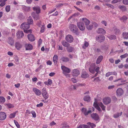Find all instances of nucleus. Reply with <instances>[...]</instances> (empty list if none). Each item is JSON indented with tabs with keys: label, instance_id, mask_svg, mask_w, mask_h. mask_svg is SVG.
I'll list each match as a JSON object with an SVG mask.
<instances>
[{
	"label": "nucleus",
	"instance_id": "f257e3e1",
	"mask_svg": "<svg viewBox=\"0 0 128 128\" xmlns=\"http://www.w3.org/2000/svg\"><path fill=\"white\" fill-rule=\"evenodd\" d=\"M93 106L99 112H101L102 111L101 109L99 107V106L103 110H105V107L102 102H100L97 103L96 102H95L94 103Z\"/></svg>",
	"mask_w": 128,
	"mask_h": 128
},
{
	"label": "nucleus",
	"instance_id": "f03ea898",
	"mask_svg": "<svg viewBox=\"0 0 128 128\" xmlns=\"http://www.w3.org/2000/svg\"><path fill=\"white\" fill-rule=\"evenodd\" d=\"M69 28L70 30L73 33L76 35L79 34L78 29L76 25L73 24H70L69 26Z\"/></svg>",
	"mask_w": 128,
	"mask_h": 128
},
{
	"label": "nucleus",
	"instance_id": "7ed1b4c3",
	"mask_svg": "<svg viewBox=\"0 0 128 128\" xmlns=\"http://www.w3.org/2000/svg\"><path fill=\"white\" fill-rule=\"evenodd\" d=\"M94 108L93 107L88 108V111H87L86 108H82L81 110V111L85 116L88 115L90 113L94 110Z\"/></svg>",
	"mask_w": 128,
	"mask_h": 128
},
{
	"label": "nucleus",
	"instance_id": "20e7f679",
	"mask_svg": "<svg viewBox=\"0 0 128 128\" xmlns=\"http://www.w3.org/2000/svg\"><path fill=\"white\" fill-rule=\"evenodd\" d=\"M42 94L44 98L46 100L49 97V94L48 93L46 88H43L42 90Z\"/></svg>",
	"mask_w": 128,
	"mask_h": 128
},
{
	"label": "nucleus",
	"instance_id": "39448f33",
	"mask_svg": "<svg viewBox=\"0 0 128 128\" xmlns=\"http://www.w3.org/2000/svg\"><path fill=\"white\" fill-rule=\"evenodd\" d=\"M80 21L84 24L86 26V25H89L90 23V20L85 18H80Z\"/></svg>",
	"mask_w": 128,
	"mask_h": 128
},
{
	"label": "nucleus",
	"instance_id": "423d86ee",
	"mask_svg": "<svg viewBox=\"0 0 128 128\" xmlns=\"http://www.w3.org/2000/svg\"><path fill=\"white\" fill-rule=\"evenodd\" d=\"M77 25L78 28L81 30L83 31L85 30V27L84 24L80 21L77 23Z\"/></svg>",
	"mask_w": 128,
	"mask_h": 128
},
{
	"label": "nucleus",
	"instance_id": "0eeeda50",
	"mask_svg": "<svg viewBox=\"0 0 128 128\" xmlns=\"http://www.w3.org/2000/svg\"><path fill=\"white\" fill-rule=\"evenodd\" d=\"M96 38L97 41L101 42L104 40L105 37L103 35H99L96 36Z\"/></svg>",
	"mask_w": 128,
	"mask_h": 128
},
{
	"label": "nucleus",
	"instance_id": "6e6552de",
	"mask_svg": "<svg viewBox=\"0 0 128 128\" xmlns=\"http://www.w3.org/2000/svg\"><path fill=\"white\" fill-rule=\"evenodd\" d=\"M61 68L63 71V73H69L71 71V70L70 68L64 66H61Z\"/></svg>",
	"mask_w": 128,
	"mask_h": 128
},
{
	"label": "nucleus",
	"instance_id": "1a4fd4ad",
	"mask_svg": "<svg viewBox=\"0 0 128 128\" xmlns=\"http://www.w3.org/2000/svg\"><path fill=\"white\" fill-rule=\"evenodd\" d=\"M20 28L23 29L24 30L28 29L30 28L29 24H27L26 23H22L20 26Z\"/></svg>",
	"mask_w": 128,
	"mask_h": 128
},
{
	"label": "nucleus",
	"instance_id": "9d476101",
	"mask_svg": "<svg viewBox=\"0 0 128 128\" xmlns=\"http://www.w3.org/2000/svg\"><path fill=\"white\" fill-rule=\"evenodd\" d=\"M66 40L68 42L71 43L73 42L74 39L72 35L68 34L66 36Z\"/></svg>",
	"mask_w": 128,
	"mask_h": 128
},
{
	"label": "nucleus",
	"instance_id": "9b49d317",
	"mask_svg": "<svg viewBox=\"0 0 128 128\" xmlns=\"http://www.w3.org/2000/svg\"><path fill=\"white\" fill-rule=\"evenodd\" d=\"M32 90L36 95L39 96L41 95L42 92L38 89L36 88H33Z\"/></svg>",
	"mask_w": 128,
	"mask_h": 128
},
{
	"label": "nucleus",
	"instance_id": "f8f14e48",
	"mask_svg": "<svg viewBox=\"0 0 128 128\" xmlns=\"http://www.w3.org/2000/svg\"><path fill=\"white\" fill-rule=\"evenodd\" d=\"M111 101V99L109 97H106L104 98L103 102L105 104L107 105L110 103Z\"/></svg>",
	"mask_w": 128,
	"mask_h": 128
},
{
	"label": "nucleus",
	"instance_id": "ddd939ff",
	"mask_svg": "<svg viewBox=\"0 0 128 128\" xmlns=\"http://www.w3.org/2000/svg\"><path fill=\"white\" fill-rule=\"evenodd\" d=\"M34 10L36 12V14H38L41 12V10L40 6H34L33 8Z\"/></svg>",
	"mask_w": 128,
	"mask_h": 128
},
{
	"label": "nucleus",
	"instance_id": "4468645a",
	"mask_svg": "<svg viewBox=\"0 0 128 128\" xmlns=\"http://www.w3.org/2000/svg\"><path fill=\"white\" fill-rule=\"evenodd\" d=\"M72 74L75 76H78L80 74V72L78 70L76 69H74L72 71Z\"/></svg>",
	"mask_w": 128,
	"mask_h": 128
},
{
	"label": "nucleus",
	"instance_id": "2eb2a0df",
	"mask_svg": "<svg viewBox=\"0 0 128 128\" xmlns=\"http://www.w3.org/2000/svg\"><path fill=\"white\" fill-rule=\"evenodd\" d=\"M6 117V115L4 112H0V120H5Z\"/></svg>",
	"mask_w": 128,
	"mask_h": 128
},
{
	"label": "nucleus",
	"instance_id": "dca6fc26",
	"mask_svg": "<svg viewBox=\"0 0 128 128\" xmlns=\"http://www.w3.org/2000/svg\"><path fill=\"white\" fill-rule=\"evenodd\" d=\"M96 32L100 34H104L106 33V31L102 28H98L96 30Z\"/></svg>",
	"mask_w": 128,
	"mask_h": 128
},
{
	"label": "nucleus",
	"instance_id": "f3484780",
	"mask_svg": "<svg viewBox=\"0 0 128 128\" xmlns=\"http://www.w3.org/2000/svg\"><path fill=\"white\" fill-rule=\"evenodd\" d=\"M118 96H120L122 95L124 93V91L121 88H119L116 91Z\"/></svg>",
	"mask_w": 128,
	"mask_h": 128
},
{
	"label": "nucleus",
	"instance_id": "a211bd4d",
	"mask_svg": "<svg viewBox=\"0 0 128 128\" xmlns=\"http://www.w3.org/2000/svg\"><path fill=\"white\" fill-rule=\"evenodd\" d=\"M91 116L92 118L96 120H98L99 117L98 114L96 113H93L91 114Z\"/></svg>",
	"mask_w": 128,
	"mask_h": 128
},
{
	"label": "nucleus",
	"instance_id": "6ab92c4d",
	"mask_svg": "<svg viewBox=\"0 0 128 128\" xmlns=\"http://www.w3.org/2000/svg\"><path fill=\"white\" fill-rule=\"evenodd\" d=\"M17 37L18 38H22L24 36V34L22 31H18L16 33Z\"/></svg>",
	"mask_w": 128,
	"mask_h": 128
},
{
	"label": "nucleus",
	"instance_id": "aec40b11",
	"mask_svg": "<svg viewBox=\"0 0 128 128\" xmlns=\"http://www.w3.org/2000/svg\"><path fill=\"white\" fill-rule=\"evenodd\" d=\"M25 47L26 50H32L33 48L32 45L30 44H25Z\"/></svg>",
	"mask_w": 128,
	"mask_h": 128
},
{
	"label": "nucleus",
	"instance_id": "412c9836",
	"mask_svg": "<svg viewBox=\"0 0 128 128\" xmlns=\"http://www.w3.org/2000/svg\"><path fill=\"white\" fill-rule=\"evenodd\" d=\"M22 10L25 12H29L30 10V7L22 6Z\"/></svg>",
	"mask_w": 128,
	"mask_h": 128
},
{
	"label": "nucleus",
	"instance_id": "4be33fe9",
	"mask_svg": "<svg viewBox=\"0 0 128 128\" xmlns=\"http://www.w3.org/2000/svg\"><path fill=\"white\" fill-rule=\"evenodd\" d=\"M28 40L30 42H33L35 40L34 36L32 34H29L28 35Z\"/></svg>",
	"mask_w": 128,
	"mask_h": 128
},
{
	"label": "nucleus",
	"instance_id": "5701e85b",
	"mask_svg": "<svg viewBox=\"0 0 128 128\" xmlns=\"http://www.w3.org/2000/svg\"><path fill=\"white\" fill-rule=\"evenodd\" d=\"M27 22L28 24H33V20L31 16H29L27 19Z\"/></svg>",
	"mask_w": 128,
	"mask_h": 128
},
{
	"label": "nucleus",
	"instance_id": "b1692460",
	"mask_svg": "<svg viewBox=\"0 0 128 128\" xmlns=\"http://www.w3.org/2000/svg\"><path fill=\"white\" fill-rule=\"evenodd\" d=\"M38 14H34V12H33L32 14V16L34 19L36 20H37L39 19L40 17L38 15Z\"/></svg>",
	"mask_w": 128,
	"mask_h": 128
},
{
	"label": "nucleus",
	"instance_id": "393cba45",
	"mask_svg": "<svg viewBox=\"0 0 128 128\" xmlns=\"http://www.w3.org/2000/svg\"><path fill=\"white\" fill-rule=\"evenodd\" d=\"M58 60V56L57 55H55L53 57V61L55 64H57Z\"/></svg>",
	"mask_w": 128,
	"mask_h": 128
},
{
	"label": "nucleus",
	"instance_id": "a878e982",
	"mask_svg": "<svg viewBox=\"0 0 128 128\" xmlns=\"http://www.w3.org/2000/svg\"><path fill=\"white\" fill-rule=\"evenodd\" d=\"M103 58V57L102 56H99L97 60L96 63L97 64H99L102 60Z\"/></svg>",
	"mask_w": 128,
	"mask_h": 128
},
{
	"label": "nucleus",
	"instance_id": "bb28decb",
	"mask_svg": "<svg viewBox=\"0 0 128 128\" xmlns=\"http://www.w3.org/2000/svg\"><path fill=\"white\" fill-rule=\"evenodd\" d=\"M15 46L17 50H19L22 48V46L20 43L17 42L16 43Z\"/></svg>",
	"mask_w": 128,
	"mask_h": 128
},
{
	"label": "nucleus",
	"instance_id": "cd10ccee",
	"mask_svg": "<svg viewBox=\"0 0 128 128\" xmlns=\"http://www.w3.org/2000/svg\"><path fill=\"white\" fill-rule=\"evenodd\" d=\"M62 44L64 46L66 47H68L70 46V44L65 41H63L62 42Z\"/></svg>",
	"mask_w": 128,
	"mask_h": 128
},
{
	"label": "nucleus",
	"instance_id": "c85d7f7f",
	"mask_svg": "<svg viewBox=\"0 0 128 128\" xmlns=\"http://www.w3.org/2000/svg\"><path fill=\"white\" fill-rule=\"evenodd\" d=\"M84 101L87 102H89L90 100V97L88 96H85L84 98Z\"/></svg>",
	"mask_w": 128,
	"mask_h": 128
},
{
	"label": "nucleus",
	"instance_id": "c756f323",
	"mask_svg": "<svg viewBox=\"0 0 128 128\" xmlns=\"http://www.w3.org/2000/svg\"><path fill=\"white\" fill-rule=\"evenodd\" d=\"M5 98L3 96H0V104L4 103L5 101Z\"/></svg>",
	"mask_w": 128,
	"mask_h": 128
},
{
	"label": "nucleus",
	"instance_id": "7c9ffc66",
	"mask_svg": "<svg viewBox=\"0 0 128 128\" xmlns=\"http://www.w3.org/2000/svg\"><path fill=\"white\" fill-rule=\"evenodd\" d=\"M119 8L122 11H125L126 10V7L124 6H118Z\"/></svg>",
	"mask_w": 128,
	"mask_h": 128
},
{
	"label": "nucleus",
	"instance_id": "2f4dec72",
	"mask_svg": "<svg viewBox=\"0 0 128 128\" xmlns=\"http://www.w3.org/2000/svg\"><path fill=\"white\" fill-rule=\"evenodd\" d=\"M122 112H121L120 114L118 113H117L114 115V117L115 118H118L119 116H121L122 115Z\"/></svg>",
	"mask_w": 128,
	"mask_h": 128
},
{
	"label": "nucleus",
	"instance_id": "473e14b6",
	"mask_svg": "<svg viewBox=\"0 0 128 128\" xmlns=\"http://www.w3.org/2000/svg\"><path fill=\"white\" fill-rule=\"evenodd\" d=\"M128 19L127 17L125 16H123L121 18H120V20L122 21L123 22H125Z\"/></svg>",
	"mask_w": 128,
	"mask_h": 128
},
{
	"label": "nucleus",
	"instance_id": "72a5a7b5",
	"mask_svg": "<svg viewBox=\"0 0 128 128\" xmlns=\"http://www.w3.org/2000/svg\"><path fill=\"white\" fill-rule=\"evenodd\" d=\"M8 42L11 45H12L14 43V41L11 38H8Z\"/></svg>",
	"mask_w": 128,
	"mask_h": 128
},
{
	"label": "nucleus",
	"instance_id": "f704fd0d",
	"mask_svg": "<svg viewBox=\"0 0 128 128\" xmlns=\"http://www.w3.org/2000/svg\"><path fill=\"white\" fill-rule=\"evenodd\" d=\"M86 27L88 30H91L93 28V25L92 24H89V25H86Z\"/></svg>",
	"mask_w": 128,
	"mask_h": 128
},
{
	"label": "nucleus",
	"instance_id": "c9c22d12",
	"mask_svg": "<svg viewBox=\"0 0 128 128\" xmlns=\"http://www.w3.org/2000/svg\"><path fill=\"white\" fill-rule=\"evenodd\" d=\"M123 37L124 38L127 39L128 38V33L124 32L123 33Z\"/></svg>",
	"mask_w": 128,
	"mask_h": 128
},
{
	"label": "nucleus",
	"instance_id": "e433bc0d",
	"mask_svg": "<svg viewBox=\"0 0 128 128\" xmlns=\"http://www.w3.org/2000/svg\"><path fill=\"white\" fill-rule=\"evenodd\" d=\"M16 114V112H14L10 114L9 115V118H14Z\"/></svg>",
	"mask_w": 128,
	"mask_h": 128
},
{
	"label": "nucleus",
	"instance_id": "4c0bfd02",
	"mask_svg": "<svg viewBox=\"0 0 128 128\" xmlns=\"http://www.w3.org/2000/svg\"><path fill=\"white\" fill-rule=\"evenodd\" d=\"M42 26L41 28L40 32L41 33H43L44 32L45 30V28L44 25V24L42 25Z\"/></svg>",
	"mask_w": 128,
	"mask_h": 128
},
{
	"label": "nucleus",
	"instance_id": "58836bf2",
	"mask_svg": "<svg viewBox=\"0 0 128 128\" xmlns=\"http://www.w3.org/2000/svg\"><path fill=\"white\" fill-rule=\"evenodd\" d=\"M81 76L83 78H86L88 76V75L86 72H84L82 73Z\"/></svg>",
	"mask_w": 128,
	"mask_h": 128
},
{
	"label": "nucleus",
	"instance_id": "ea45409f",
	"mask_svg": "<svg viewBox=\"0 0 128 128\" xmlns=\"http://www.w3.org/2000/svg\"><path fill=\"white\" fill-rule=\"evenodd\" d=\"M76 86L74 85H71L69 88L70 90L71 91L76 90Z\"/></svg>",
	"mask_w": 128,
	"mask_h": 128
},
{
	"label": "nucleus",
	"instance_id": "a19ab883",
	"mask_svg": "<svg viewBox=\"0 0 128 128\" xmlns=\"http://www.w3.org/2000/svg\"><path fill=\"white\" fill-rule=\"evenodd\" d=\"M61 60L63 62H66L69 60L68 58L66 57H63L61 59Z\"/></svg>",
	"mask_w": 128,
	"mask_h": 128
},
{
	"label": "nucleus",
	"instance_id": "79ce46f5",
	"mask_svg": "<svg viewBox=\"0 0 128 128\" xmlns=\"http://www.w3.org/2000/svg\"><path fill=\"white\" fill-rule=\"evenodd\" d=\"M89 45L88 43L86 42H85L84 44L82 46V48L84 49H85Z\"/></svg>",
	"mask_w": 128,
	"mask_h": 128
},
{
	"label": "nucleus",
	"instance_id": "37998d69",
	"mask_svg": "<svg viewBox=\"0 0 128 128\" xmlns=\"http://www.w3.org/2000/svg\"><path fill=\"white\" fill-rule=\"evenodd\" d=\"M87 124L90 125L92 128H94L96 126V125L95 124L92 123H91L90 122H88L87 123Z\"/></svg>",
	"mask_w": 128,
	"mask_h": 128
},
{
	"label": "nucleus",
	"instance_id": "c03bdc74",
	"mask_svg": "<svg viewBox=\"0 0 128 128\" xmlns=\"http://www.w3.org/2000/svg\"><path fill=\"white\" fill-rule=\"evenodd\" d=\"M73 48L72 47H68L67 48V51L69 52H71L73 50Z\"/></svg>",
	"mask_w": 128,
	"mask_h": 128
},
{
	"label": "nucleus",
	"instance_id": "a18cd8bd",
	"mask_svg": "<svg viewBox=\"0 0 128 128\" xmlns=\"http://www.w3.org/2000/svg\"><path fill=\"white\" fill-rule=\"evenodd\" d=\"M108 37L110 40L114 39L116 38V36L115 35H111Z\"/></svg>",
	"mask_w": 128,
	"mask_h": 128
},
{
	"label": "nucleus",
	"instance_id": "49530a36",
	"mask_svg": "<svg viewBox=\"0 0 128 128\" xmlns=\"http://www.w3.org/2000/svg\"><path fill=\"white\" fill-rule=\"evenodd\" d=\"M104 6H108V7H110V8H112V9H114V6H113L112 5V4H106L105 5L104 4Z\"/></svg>",
	"mask_w": 128,
	"mask_h": 128
},
{
	"label": "nucleus",
	"instance_id": "de8ad7c7",
	"mask_svg": "<svg viewBox=\"0 0 128 128\" xmlns=\"http://www.w3.org/2000/svg\"><path fill=\"white\" fill-rule=\"evenodd\" d=\"M122 1V0H114L112 1L111 3L112 4H114L117 3L118 2H120Z\"/></svg>",
	"mask_w": 128,
	"mask_h": 128
},
{
	"label": "nucleus",
	"instance_id": "09e8293b",
	"mask_svg": "<svg viewBox=\"0 0 128 128\" xmlns=\"http://www.w3.org/2000/svg\"><path fill=\"white\" fill-rule=\"evenodd\" d=\"M128 56V54L127 53H126L124 54L121 55L120 56V57L122 58H124L127 57Z\"/></svg>",
	"mask_w": 128,
	"mask_h": 128
},
{
	"label": "nucleus",
	"instance_id": "8fccbe9b",
	"mask_svg": "<svg viewBox=\"0 0 128 128\" xmlns=\"http://www.w3.org/2000/svg\"><path fill=\"white\" fill-rule=\"evenodd\" d=\"M31 113L33 117L36 118V116L35 112L34 110H32L31 112Z\"/></svg>",
	"mask_w": 128,
	"mask_h": 128
},
{
	"label": "nucleus",
	"instance_id": "3c124183",
	"mask_svg": "<svg viewBox=\"0 0 128 128\" xmlns=\"http://www.w3.org/2000/svg\"><path fill=\"white\" fill-rule=\"evenodd\" d=\"M8 107L9 108H11L14 107V106L11 104L8 103L6 104Z\"/></svg>",
	"mask_w": 128,
	"mask_h": 128
},
{
	"label": "nucleus",
	"instance_id": "603ef678",
	"mask_svg": "<svg viewBox=\"0 0 128 128\" xmlns=\"http://www.w3.org/2000/svg\"><path fill=\"white\" fill-rule=\"evenodd\" d=\"M14 124H15L16 125V127L18 128H20V126L18 123V122H17L16 121V120H14Z\"/></svg>",
	"mask_w": 128,
	"mask_h": 128
},
{
	"label": "nucleus",
	"instance_id": "864d4df0",
	"mask_svg": "<svg viewBox=\"0 0 128 128\" xmlns=\"http://www.w3.org/2000/svg\"><path fill=\"white\" fill-rule=\"evenodd\" d=\"M6 12H9L10 10V6H6Z\"/></svg>",
	"mask_w": 128,
	"mask_h": 128
},
{
	"label": "nucleus",
	"instance_id": "5fc2aeb1",
	"mask_svg": "<svg viewBox=\"0 0 128 128\" xmlns=\"http://www.w3.org/2000/svg\"><path fill=\"white\" fill-rule=\"evenodd\" d=\"M124 113L126 117H128V109L124 111Z\"/></svg>",
	"mask_w": 128,
	"mask_h": 128
},
{
	"label": "nucleus",
	"instance_id": "6e6d98bb",
	"mask_svg": "<svg viewBox=\"0 0 128 128\" xmlns=\"http://www.w3.org/2000/svg\"><path fill=\"white\" fill-rule=\"evenodd\" d=\"M24 30V32L26 33H31L32 32V30Z\"/></svg>",
	"mask_w": 128,
	"mask_h": 128
},
{
	"label": "nucleus",
	"instance_id": "4d7b16f0",
	"mask_svg": "<svg viewBox=\"0 0 128 128\" xmlns=\"http://www.w3.org/2000/svg\"><path fill=\"white\" fill-rule=\"evenodd\" d=\"M71 80L73 82V83H76L77 82L78 80L76 79V78H72L71 79Z\"/></svg>",
	"mask_w": 128,
	"mask_h": 128
},
{
	"label": "nucleus",
	"instance_id": "13d9d810",
	"mask_svg": "<svg viewBox=\"0 0 128 128\" xmlns=\"http://www.w3.org/2000/svg\"><path fill=\"white\" fill-rule=\"evenodd\" d=\"M122 2L124 4L128 5V0H123Z\"/></svg>",
	"mask_w": 128,
	"mask_h": 128
},
{
	"label": "nucleus",
	"instance_id": "bf43d9fd",
	"mask_svg": "<svg viewBox=\"0 0 128 128\" xmlns=\"http://www.w3.org/2000/svg\"><path fill=\"white\" fill-rule=\"evenodd\" d=\"M42 43V40L41 39H40L38 42V45L40 46Z\"/></svg>",
	"mask_w": 128,
	"mask_h": 128
},
{
	"label": "nucleus",
	"instance_id": "052dcab7",
	"mask_svg": "<svg viewBox=\"0 0 128 128\" xmlns=\"http://www.w3.org/2000/svg\"><path fill=\"white\" fill-rule=\"evenodd\" d=\"M89 71L90 72L92 73H94V69L93 68H89Z\"/></svg>",
	"mask_w": 128,
	"mask_h": 128
},
{
	"label": "nucleus",
	"instance_id": "680f3d73",
	"mask_svg": "<svg viewBox=\"0 0 128 128\" xmlns=\"http://www.w3.org/2000/svg\"><path fill=\"white\" fill-rule=\"evenodd\" d=\"M48 85H50L52 83V80L50 79H48Z\"/></svg>",
	"mask_w": 128,
	"mask_h": 128
},
{
	"label": "nucleus",
	"instance_id": "e2e57ef3",
	"mask_svg": "<svg viewBox=\"0 0 128 128\" xmlns=\"http://www.w3.org/2000/svg\"><path fill=\"white\" fill-rule=\"evenodd\" d=\"M111 75H112V72H108L106 74V77H108Z\"/></svg>",
	"mask_w": 128,
	"mask_h": 128
},
{
	"label": "nucleus",
	"instance_id": "0e129e2a",
	"mask_svg": "<svg viewBox=\"0 0 128 128\" xmlns=\"http://www.w3.org/2000/svg\"><path fill=\"white\" fill-rule=\"evenodd\" d=\"M102 24H104L105 26H106L107 25V23L106 22L105 20H102Z\"/></svg>",
	"mask_w": 128,
	"mask_h": 128
},
{
	"label": "nucleus",
	"instance_id": "69168bd1",
	"mask_svg": "<svg viewBox=\"0 0 128 128\" xmlns=\"http://www.w3.org/2000/svg\"><path fill=\"white\" fill-rule=\"evenodd\" d=\"M63 5V4L62 3H60L57 5H56V6L57 8H60L62 7Z\"/></svg>",
	"mask_w": 128,
	"mask_h": 128
},
{
	"label": "nucleus",
	"instance_id": "338daca9",
	"mask_svg": "<svg viewBox=\"0 0 128 128\" xmlns=\"http://www.w3.org/2000/svg\"><path fill=\"white\" fill-rule=\"evenodd\" d=\"M82 126L83 127V128H90V126L87 125L82 124Z\"/></svg>",
	"mask_w": 128,
	"mask_h": 128
},
{
	"label": "nucleus",
	"instance_id": "774afa93",
	"mask_svg": "<svg viewBox=\"0 0 128 128\" xmlns=\"http://www.w3.org/2000/svg\"><path fill=\"white\" fill-rule=\"evenodd\" d=\"M63 74L67 78L70 77V75L69 74H68L67 73H64Z\"/></svg>",
	"mask_w": 128,
	"mask_h": 128
}]
</instances>
